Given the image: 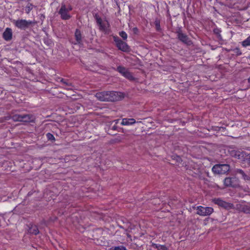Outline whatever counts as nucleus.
Here are the masks:
<instances>
[{
    "mask_svg": "<svg viewBox=\"0 0 250 250\" xmlns=\"http://www.w3.org/2000/svg\"><path fill=\"white\" fill-rule=\"evenodd\" d=\"M187 172L189 175L196 177L201 174V169L198 165L191 163L187 168Z\"/></svg>",
    "mask_w": 250,
    "mask_h": 250,
    "instance_id": "obj_3",
    "label": "nucleus"
},
{
    "mask_svg": "<svg viewBox=\"0 0 250 250\" xmlns=\"http://www.w3.org/2000/svg\"><path fill=\"white\" fill-rule=\"evenodd\" d=\"M120 35L123 39H125V32L124 31L121 32Z\"/></svg>",
    "mask_w": 250,
    "mask_h": 250,
    "instance_id": "obj_33",
    "label": "nucleus"
},
{
    "mask_svg": "<svg viewBox=\"0 0 250 250\" xmlns=\"http://www.w3.org/2000/svg\"><path fill=\"white\" fill-rule=\"evenodd\" d=\"M29 232L30 233L34 234L35 235H37L39 233V231L38 230V228L36 226H32L29 229Z\"/></svg>",
    "mask_w": 250,
    "mask_h": 250,
    "instance_id": "obj_19",
    "label": "nucleus"
},
{
    "mask_svg": "<svg viewBox=\"0 0 250 250\" xmlns=\"http://www.w3.org/2000/svg\"><path fill=\"white\" fill-rule=\"evenodd\" d=\"M72 10L71 6L66 7L65 4H62L60 9L59 11V14L61 15L62 19L67 20L70 19L71 16L69 12Z\"/></svg>",
    "mask_w": 250,
    "mask_h": 250,
    "instance_id": "obj_4",
    "label": "nucleus"
},
{
    "mask_svg": "<svg viewBox=\"0 0 250 250\" xmlns=\"http://www.w3.org/2000/svg\"><path fill=\"white\" fill-rule=\"evenodd\" d=\"M46 136H47V138H48V139H49V140L55 139L53 135L52 134H51V133H48L46 134Z\"/></svg>",
    "mask_w": 250,
    "mask_h": 250,
    "instance_id": "obj_29",
    "label": "nucleus"
},
{
    "mask_svg": "<svg viewBox=\"0 0 250 250\" xmlns=\"http://www.w3.org/2000/svg\"><path fill=\"white\" fill-rule=\"evenodd\" d=\"M135 122L136 121L133 118L126 119V125H133Z\"/></svg>",
    "mask_w": 250,
    "mask_h": 250,
    "instance_id": "obj_22",
    "label": "nucleus"
},
{
    "mask_svg": "<svg viewBox=\"0 0 250 250\" xmlns=\"http://www.w3.org/2000/svg\"><path fill=\"white\" fill-rule=\"evenodd\" d=\"M136 229V226L131 224L130 222H126V234L129 237H131V235L128 234L129 232H132L133 231H135Z\"/></svg>",
    "mask_w": 250,
    "mask_h": 250,
    "instance_id": "obj_14",
    "label": "nucleus"
},
{
    "mask_svg": "<svg viewBox=\"0 0 250 250\" xmlns=\"http://www.w3.org/2000/svg\"><path fill=\"white\" fill-rule=\"evenodd\" d=\"M61 82L64 85H66V86L71 87L72 86V84L71 83L64 79H62Z\"/></svg>",
    "mask_w": 250,
    "mask_h": 250,
    "instance_id": "obj_24",
    "label": "nucleus"
},
{
    "mask_svg": "<svg viewBox=\"0 0 250 250\" xmlns=\"http://www.w3.org/2000/svg\"><path fill=\"white\" fill-rule=\"evenodd\" d=\"M178 39L187 45H189L192 44V41L189 39L188 36L184 34L181 30H179L176 32Z\"/></svg>",
    "mask_w": 250,
    "mask_h": 250,
    "instance_id": "obj_9",
    "label": "nucleus"
},
{
    "mask_svg": "<svg viewBox=\"0 0 250 250\" xmlns=\"http://www.w3.org/2000/svg\"><path fill=\"white\" fill-rule=\"evenodd\" d=\"M13 23L18 28L25 30L28 28L33 22L31 21H26L25 20H13Z\"/></svg>",
    "mask_w": 250,
    "mask_h": 250,
    "instance_id": "obj_5",
    "label": "nucleus"
},
{
    "mask_svg": "<svg viewBox=\"0 0 250 250\" xmlns=\"http://www.w3.org/2000/svg\"><path fill=\"white\" fill-rule=\"evenodd\" d=\"M224 183L226 187H236L238 185V180L235 177H227Z\"/></svg>",
    "mask_w": 250,
    "mask_h": 250,
    "instance_id": "obj_10",
    "label": "nucleus"
},
{
    "mask_svg": "<svg viewBox=\"0 0 250 250\" xmlns=\"http://www.w3.org/2000/svg\"><path fill=\"white\" fill-rule=\"evenodd\" d=\"M75 37L77 42L78 43H80L82 41V35L81 31L79 29H76L75 33Z\"/></svg>",
    "mask_w": 250,
    "mask_h": 250,
    "instance_id": "obj_18",
    "label": "nucleus"
},
{
    "mask_svg": "<svg viewBox=\"0 0 250 250\" xmlns=\"http://www.w3.org/2000/svg\"><path fill=\"white\" fill-rule=\"evenodd\" d=\"M96 21L100 27V29L106 34L109 32V24L106 20H103L101 18L96 17Z\"/></svg>",
    "mask_w": 250,
    "mask_h": 250,
    "instance_id": "obj_6",
    "label": "nucleus"
},
{
    "mask_svg": "<svg viewBox=\"0 0 250 250\" xmlns=\"http://www.w3.org/2000/svg\"><path fill=\"white\" fill-rule=\"evenodd\" d=\"M23 115H20L19 122H23Z\"/></svg>",
    "mask_w": 250,
    "mask_h": 250,
    "instance_id": "obj_34",
    "label": "nucleus"
},
{
    "mask_svg": "<svg viewBox=\"0 0 250 250\" xmlns=\"http://www.w3.org/2000/svg\"><path fill=\"white\" fill-rule=\"evenodd\" d=\"M125 38H126V39H127V34H126Z\"/></svg>",
    "mask_w": 250,
    "mask_h": 250,
    "instance_id": "obj_40",
    "label": "nucleus"
},
{
    "mask_svg": "<svg viewBox=\"0 0 250 250\" xmlns=\"http://www.w3.org/2000/svg\"><path fill=\"white\" fill-rule=\"evenodd\" d=\"M248 82L250 83V77L248 79Z\"/></svg>",
    "mask_w": 250,
    "mask_h": 250,
    "instance_id": "obj_38",
    "label": "nucleus"
},
{
    "mask_svg": "<svg viewBox=\"0 0 250 250\" xmlns=\"http://www.w3.org/2000/svg\"><path fill=\"white\" fill-rule=\"evenodd\" d=\"M235 52L237 55H241L242 53L239 48H236Z\"/></svg>",
    "mask_w": 250,
    "mask_h": 250,
    "instance_id": "obj_32",
    "label": "nucleus"
},
{
    "mask_svg": "<svg viewBox=\"0 0 250 250\" xmlns=\"http://www.w3.org/2000/svg\"><path fill=\"white\" fill-rule=\"evenodd\" d=\"M178 157V159L179 160H180V159H181V158H180L179 156H178V157Z\"/></svg>",
    "mask_w": 250,
    "mask_h": 250,
    "instance_id": "obj_39",
    "label": "nucleus"
},
{
    "mask_svg": "<svg viewBox=\"0 0 250 250\" xmlns=\"http://www.w3.org/2000/svg\"><path fill=\"white\" fill-rule=\"evenodd\" d=\"M213 212V208L211 207L198 206L197 208V213L200 216H208Z\"/></svg>",
    "mask_w": 250,
    "mask_h": 250,
    "instance_id": "obj_7",
    "label": "nucleus"
},
{
    "mask_svg": "<svg viewBox=\"0 0 250 250\" xmlns=\"http://www.w3.org/2000/svg\"><path fill=\"white\" fill-rule=\"evenodd\" d=\"M129 46L126 43V52L129 51Z\"/></svg>",
    "mask_w": 250,
    "mask_h": 250,
    "instance_id": "obj_36",
    "label": "nucleus"
},
{
    "mask_svg": "<svg viewBox=\"0 0 250 250\" xmlns=\"http://www.w3.org/2000/svg\"><path fill=\"white\" fill-rule=\"evenodd\" d=\"M213 32L214 34H215L216 35H219L220 33L221 32V31L218 28H215L213 30Z\"/></svg>",
    "mask_w": 250,
    "mask_h": 250,
    "instance_id": "obj_30",
    "label": "nucleus"
},
{
    "mask_svg": "<svg viewBox=\"0 0 250 250\" xmlns=\"http://www.w3.org/2000/svg\"><path fill=\"white\" fill-rule=\"evenodd\" d=\"M20 115L16 114L13 116L12 119L14 121L19 122Z\"/></svg>",
    "mask_w": 250,
    "mask_h": 250,
    "instance_id": "obj_28",
    "label": "nucleus"
},
{
    "mask_svg": "<svg viewBox=\"0 0 250 250\" xmlns=\"http://www.w3.org/2000/svg\"><path fill=\"white\" fill-rule=\"evenodd\" d=\"M12 30L10 28H6L3 33L2 37L6 41H10L12 38Z\"/></svg>",
    "mask_w": 250,
    "mask_h": 250,
    "instance_id": "obj_12",
    "label": "nucleus"
},
{
    "mask_svg": "<svg viewBox=\"0 0 250 250\" xmlns=\"http://www.w3.org/2000/svg\"><path fill=\"white\" fill-rule=\"evenodd\" d=\"M231 157L239 160L240 161H245L246 153L244 151H240L235 150H231L229 152Z\"/></svg>",
    "mask_w": 250,
    "mask_h": 250,
    "instance_id": "obj_8",
    "label": "nucleus"
},
{
    "mask_svg": "<svg viewBox=\"0 0 250 250\" xmlns=\"http://www.w3.org/2000/svg\"><path fill=\"white\" fill-rule=\"evenodd\" d=\"M242 210L246 213L250 214V207L244 206L242 208Z\"/></svg>",
    "mask_w": 250,
    "mask_h": 250,
    "instance_id": "obj_21",
    "label": "nucleus"
},
{
    "mask_svg": "<svg viewBox=\"0 0 250 250\" xmlns=\"http://www.w3.org/2000/svg\"><path fill=\"white\" fill-rule=\"evenodd\" d=\"M212 202L219 206L226 209H229L232 207V204L221 200L220 198H214L212 199Z\"/></svg>",
    "mask_w": 250,
    "mask_h": 250,
    "instance_id": "obj_11",
    "label": "nucleus"
},
{
    "mask_svg": "<svg viewBox=\"0 0 250 250\" xmlns=\"http://www.w3.org/2000/svg\"><path fill=\"white\" fill-rule=\"evenodd\" d=\"M133 30L134 33L135 34H137V33L138 32V30L137 28L134 27V28H133Z\"/></svg>",
    "mask_w": 250,
    "mask_h": 250,
    "instance_id": "obj_35",
    "label": "nucleus"
},
{
    "mask_svg": "<svg viewBox=\"0 0 250 250\" xmlns=\"http://www.w3.org/2000/svg\"><path fill=\"white\" fill-rule=\"evenodd\" d=\"M126 78L131 81L134 80V77L132 76L131 74L126 70Z\"/></svg>",
    "mask_w": 250,
    "mask_h": 250,
    "instance_id": "obj_25",
    "label": "nucleus"
},
{
    "mask_svg": "<svg viewBox=\"0 0 250 250\" xmlns=\"http://www.w3.org/2000/svg\"><path fill=\"white\" fill-rule=\"evenodd\" d=\"M95 97L101 101L113 102L121 99V93L115 91H103L98 92Z\"/></svg>",
    "mask_w": 250,
    "mask_h": 250,
    "instance_id": "obj_1",
    "label": "nucleus"
},
{
    "mask_svg": "<svg viewBox=\"0 0 250 250\" xmlns=\"http://www.w3.org/2000/svg\"><path fill=\"white\" fill-rule=\"evenodd\" d=\"M151 246L152 247L155 248L158 250H167V248L165 245H162L152 243Z\"/></svg>",
    "mask_w": 250,
    "mask_h": 250,
    "instance_id": "obj_17",
    "label": "nucleus"
},
{
    "mask_svg": "<svg viewBox=\"0 0 250 250\" xmlns=\"http://www.w3.org/2000/svg\"><path fill=\"white\" fill-rule=\"evenodd\" d=\"M156 30L157 31H160L161 30V25H160V21L158 19H156L154 22Z\"/></svg>",
    "mask_w": 250,
    "mask_h": 250,
    "instance_id": "obj_20",
    "label": "nucleus"
},
{
    "mask_svg": "<svg viewBox=\"0 0 250 250\" xmlns=\"http://www.w3.org/2000/svg\"><path fill=\"white\" fill-rule=\"evenodd\" d=\"M110 250H125V248L122 246L110 248Z\"/></svg>",
    "mask_w": 250,
    "mask_h": 250,
    "instance_id": "obj_26",
    "label": "nucleus"
},
{
    "mask_svg": "<svg viewBox=\"0 0 250 250\" xmlns=\"http://www.w3.org/2000/svg\"><path fill=\"white\" fill-rule=\"evenodd\" d=\"M114 41L119 49L123 51H125V44L119 37H114Z\"/></svg>",
    "mask_w": 250,
    "mask_h": 250,
    "instance_id": "obj_13",
    "label": "nucleus"
},
{
    "mask_svg": "<svg viewBox=\"0 0 250 250\" xmlns=\"http://www.w3.org/2000/svg\"><path fill=\"white\" fill-rule=\"evenodd\" d=\"M237 173L242 175V177L246 181H250V170L249 173L246 174L242 169H237Z\"/></svg>",
    "mask_w": 250,
    "mask_h": 250,
    "instance_id": "obj_15",
    "label": "nucleus"
},
{
    "mask_svg": "<svg viewBox=\"0 0 250 250\" xmlns=\"http://www.w3.org/2000/svg\"><path fill=\"white\" fill-rule=\"evenodd\" d=\"M125 120V119H123L122 120V121L121 122V124L123 125H125V121H124Z\"/></svg>",
    "mask_w": 250,
    "mask_h": 250,
    "instance_id": "obj_37",
    "label": "nucleus"
},
{
    "mask_svg": "<svg viewBox=\"0 0 250 250\" xmlns=\"http://www.w3.org/2000/svg\"><path fill=\"white\" fill-rule=\"evenodd\" d=\"M23 122H33L34 121V117L29 114H23Z\"/></svg>",
    "mask_w": 250,
    "mask_h": 250,
    "instance_id": "obj_16",
    "label": "nucleus"
},
{
    "mask_svg": "<svg viewBox=\"0 0 250 250\" xmlns=\"http://www.w3.org/2000/svg\"><path fill=\"white\" fill-rule=\"evenodd\" d=\"M117 69L120 73L122 74L123 76H125V68L124 67L119 66Z\"/></svg>",
    "mask_w": 250,
    "mask_h": 250,
    "instance_id": "obj_27",
    "label": "nucleus"
},
{
    "mask_svg": "<svg viewBox=\"0 0 250 250\" xmlns=\"http://www.w3.org/2000/svg\"><path fill=\"white\" fill-rule=\"evenodd\" d=\"M118 121H113L110 125V129L111 130H116L117 128V126H116V124H117Z\"/></svg>",
    "mask_w": 250,
    "mask_h": 250,
    "instance_id": "obj_23",
    "label": "nucleus"
},
{
    "mask_svg": "<svg viewBox=\"0 0 250 250\" xmlns=\"http://www.w3.org/2000/svg\"><path fill=\"white\" fill-rule=\"evenodd\" d=\"M230 167L228 164H217L212 168V172L215 174H224L229 170Z\"/></svg>",
    "mask_w": 250,
    "mask_h": 250,
    "instance_id": "obj_2",
    "label": "nucleus"
},
{
    "mask_svg": "<svg viewBox=\"0 0 250 250\" xmlns=\"http://www.w3.org/2000/svg\"><path fill=\"white\" fill-rule=\"evenodd\" d=\"M248 161L249 163H250V154H247L245 157V161Z\"/></svg>",
    "mask_w": 250,
    "mask_h": 250,
    "instance_id": "obj_31",
    "label": "nucleus"
}]
</instances>
